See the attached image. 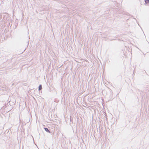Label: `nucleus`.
<instances>
[{"label": "nucleus", "mask_w": 149, "mask_h": 149, "mask_svg": "<svg viewBox=\"0 0 149 149\" xmlns=\"http://www.w3.org/2000/svg\"><path fill=\"white\" fill-rule=\"evenodd\" d=\"M45 131L47 132H50L49 130H48V129L47 128H45Z\"/></svg>", "instance_id": "1"}, {"label": "nucleus", "mask_w": 149, "mask_h": 149, "mask_svg": "<svg viewBox=\"0 0 149 149\" xmlns=\"http://www.w3.org/2000/svg\"><path fill=\"white\" fill-rule=\"evenodd\" d=\"M42 89V86L41 85H39V90L40 91Z\"/></svg>", "instance_id": "2"}, {"label": "nucleus", "mask_w": 149, "mask_h": 149, "mask_svg": "<svg viewBox=\"0 0 149 149\" xmlns=\"http://www.w3.org/2000/svg\"><path fill=\"white\" fill-rule=\"evenodd\" d=\"M145 1L146 3H149V0H145Z\"/></svg>", "instance_id": "3"}, {"label": "nucleus", "mask_w": 149, "mask_h": 149, "mask_svg": "<svg viewBox=\"0 0 149 149\" xmlns=\"http://www.w3.org/2000/svg\"><path fill=\"white\" fill-rule=\"evenodd\" d=\"M25 49H25L24 50V51H23V52L22 53H23L24 52V51H25Z\"/></svg>", "instance_id": "4"}]
</instances>
